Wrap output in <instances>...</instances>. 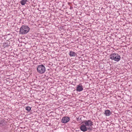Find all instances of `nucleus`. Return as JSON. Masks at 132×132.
<instances>
[{"instance_id": "nucleus-6", "label": "nucleus", "mask_w": 132, "mask_h": 132, "mask_svg": "<svg viewBox=\"0 0 132 132\" xmlns=\"http://www.w3.org/2000/svg\"><path fill=\"white\" fill-rule=\"evenodd\" d=\"M69 117L65 116L61 120V122L63 123H65L68 122L70 120Z\"/></svg>"}, {"instance_id": "nucleus-10", "label": "nucleus", "mask_w": 132, "mask_h": 132, "mask_svg": "<svg viewBox=\"0 0 132 132\" xmlns=\"http://www.w3.org/2000/svg\"><path fill=\"white\" fill-rule=\"evenodd\" d=\"M69 55L70 57H75L77 55V54L75 52L72 51L70 52Z\"/></svg>"}, {"instance_id": "nucleus-4", "label": "nucleus", "mask_w": 132, "mask_h": 132, "mask_svg": "<svg viewBox=\"0 0 132 132\" xmlns=\"http://www.w3.org/2000/svg\"><path fill=\"white\" fill-rule=\"evenodd\" d=\"M80 130L83 132H85L88 130H92V128L90 127H86V125H81L80 127Z\"/></svg>"}, {"instance_id": "nucleus-7", "label": "nucleus", "mask_w": 132, "mask_h": 132, "mask_svg": "<svg viewBox=\"0 0 132 132\" xmlns=\"http://www.w3.org/2000/svg\"><path fill=\"white\" fill-rule=\"evenodd\" d=\"M83 90V86L81 84H79L77 86L76 90L78 92L82 91Z\"/></svg>"}, {"instance_id": "nucleus-11", "label": "nucleus", "mask_w": 132, "mask_h": 132, "mask_svg": "<svg viewBox=\"0 0 132 132\" xmlns=\"http://www.w3.org/2000/svg\"><path fill=\"white\" fill-rule=\"evenodd\" d=\"M27 2V0H22L20 1V3L22 5H24Z\"/></svg>"}, {"instance_id": "nucleus-8", "label": "nucleus", "mask_w": 132, "mask_h": 132, "mask_svg": "<svg viewBox=\"0 0 132 132\" xmlns=\"http://www.w3.org/2000/svg\"><path fill=\"white\" fill-rule=\"evenodd\" d=\"M104 114H105L106 116H109L111 114L112 112L109 110H106L105 111Z\"/></svg>"}, {"instance_id": "nucleus-2", "label": "nucleus", "mask_w": 132, "mask_h": 132, "mask_svg": "<svg viewBox=\"0 0 132 132\" xmlns=\"http://www.w3.org/2000/svg\"><path fill=\"white\" fill-rule=\"evenodd\" d=\"M110 58L117 62H118L120 60L121 57L118 54L116 53L111 54L110 55Z\"/></svg>"}, {"instance_id": "nucleus-9", "label": "nucleus", "mask_w": 132, "mask_h": 132, "mask_svg": "<svg viewBox=\"0 0 132 132\" xmlns=\"http://www.w3.org/2000/svg\"><path fill=\"white\" fill-rule=\"evenodd\" d=\"M6 121L4 119H0V126H4L6 124Z\"/></svg>"}, {"instance_id": "nucleus-12", "label": "nucleus", "mask_w": 132, "mask_h": 132, "mask_svg": "<svg viewBox=\"0 0 132 132\" xmlns=\"http://www.w3.org/2000/svg\"><path fill=\"white\" fill-rule=\"evenodd\" d=\"M31 108L29 106H27L26 108V109L27 111L29 112L31 110Z\"/></svg>"}, {"instance_id": "nucleus-5", "label": "nucleus", "mask_w": 132, "mask_h": 132, "mask_svg": "<svg viewBox=\"0 0 132 132\" xmlns=\"http://www.w3.org/2000/svg\"><path fill=\"white\" fill-rule=\"evenodd\" d=\"M84 122L86 126H88L89 127H90V126L93 125V122L90 120H85Z\"/></svg>"}, {"instance_id": "nucleus-3", "label": "nucleus", "mask_w": 132, "mask_h": 132, "mask_svg": "<svg viewBox=\"0 0 132 132\" xmlns=\"http://www.w3.org/2000/svg\"><path fill=\"white\" fill-rule=\"evenodd\" d=\"M37 70L38 73L43 74L46 71L45 68L43 64L38 65L37 68Z\"/></svg>"}, {"instance_id": "nucleus-1", "label": "nucleus", "mask_w": 132, "mask_h": 132, "mask_svg": "<svg viewBox=\"0 0 132 132\" xmlns=\"http://www.w3.org/2000/svg\"><path fill=\"white\" fill-rule=\"evenodd\" d=\"M30 30V28L28 26L22 25L20 28L19 34L22 35H25L28 33Z\"/></svg>"}, {"instance_id": "nucleus-13", "label": "nucleus", "mask_w": 132, "mask_h": 132, "mask_svg": "<svg viewBox=\"0 0 132 132\" xmlns=\"http://www.w3.org/2000/svg\"><path fill=\"white\" fill-rule=\"evenodd\" d=\"M9 45H8L7 43H5L4 44L3 46L4 47V48H5L6 47H8Z\"/></svg>"}]
</instances>
